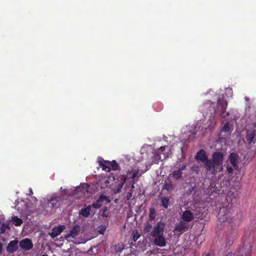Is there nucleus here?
Masks as SVG:
<instances>
[{"label": "nucleus", "mask_w": 256, "mask_h": 256, "mask_svg": "<svg viewBox=\"0 0 256 256\" xmlns=\"http://www.w3.org/2000/svg\"><path fill=\"white\" fill-rule=\"evenodd\" d=\"M32 190H30V193H32Z\"/></svg>", "instance_id": "39"}, {"label": "nucleus", "mask_w": 256, "mask_h": 256, "mask_svg": "<svg viewBox=\"0 0 256 256\" xmlns=\"http://www.w3.org/2000/svg\"><path fill=\"white\" fill-rule=\"evenodd\" d=\"M183 172H182L180 170H176L173 172L172 174V178L176 180H180L182 177Z\"/></svg>", "instance_id": "17"}, {"label": "nucleus", "mask_w": 256, "mask_h": 256, "mask_svg": "<svg viewBox=\"0 0 256 256\" xmlns=\"http://www.w3.org/2000/svg\"><path fill=\"white\" fill-rule=\"evenodd\" d=\"M32 190H30V193H32Z\"/></svg>", "instance_id": "40"}, {"label": "nucleus", "mask_w": 256, "mask_h": 256, "mask_svg": "<svg viewBox=\"0 0 256 256\" xmlns=\"http://www.w3.org/2000/svg\"><path fill=\"white\" fill-rule=\"evenodd\" d=\"M204 256H210V253H207L205 254Z\"/></svg>", "instance_id": "36"}, {"label": "nucleus", "mask_w": 256, "mask_h": 256, "mask_svg": "<svg viewBox=\"0 0 256 256\" xmlns=\"http://www.w3.org/2000/svg\"><path fill=\"white\" fill-rule=\"evenodd\" d=\"M104 200H107L108 202H110V200L106 196L104 195L100 196L96 202L91 205L92 208V207L96 209L99 208L102 206L101 202Z\"/></svg>", "instance_id": "13"}, {"label": "nucleus", "mask_w": 256, "mask_h": 256, "mask_svg": "<svg viewBox=\"0 0 256 256\" xmlns=\"http://www.w3.org/2000/svg\"><path fill=\"white\" fill-rule=\"evenodd\" d=\"M195 158L197 160H199L204 162V164H207L209 160H208V156L204 150H199Z\"/></svg>", "instance_id": "12"}, {"label": "nucleus", "mask_w": 256, "mask_h": 256, "mask_svg": "<svg viewBox=\"0 0 256 256\" xmlns=\"http://www.w3.org/2000/svg\"><path fill=\"white\" fill-rule=\"evenodd\" d=\"M238 156L234 152L230 153L229 156L230 162L233 167L236 169L238 168Z\"/></svg>", "instance_id": "14"}, {"label": "nucleus", "mask_w": 256, "mask_h": 256, "mask_svg": "<svg viewBox=\"0 0 256 256\" xmlns=\"http://www.w3.org/2000/svg\"><path fill=\"white\" fill-rule=\"evenodd\" d=\"M100 166L102 168V170L110 172L111 170V168L109 164H103L102 162H100L99 163Z\"/></svg>", "instance_id": "25"}, {"label": "nucleus", "mask_w": 256, "mask_h": 256, "mask_svg": "<svg viewBox=\"0 0 256 256\" xmlns=\"http://www.w3.org/2000/svg\"><path fill=\"white\" fill-rule=\"evenodd\" d=\"M100 233L103 234V232H101V230H100Z\"/></svg>", "instance_id": "38"}, {"label": "nucleus", "mask_w": 256, "mask_h": 256, "mask_svg": "<svg viewBox=\"0 0 256 256\" xmlns=\"http://www.w3.org/2000/svg\"><path fill=\"white\" fill-rule=\"evenodd\" d=\"M181 218L182 220L188 224L194 219V215L190 210H186L182 212Z\"/></svg>", "instance_id": "8"}, {"label": "nucleus", "mask_w": 256, "mask_h": 256, "mask_svg": "<svg viewBox=\"0 0 256 256\" xmlns=\"http://www.w3.org/2000/svg\"><path fill=\"white\" fill-rule=\"evenodd\" d=\"M169 202L170 198H168L164 197L161 198L162 205L165 208H168Z\"/></svg>", "instance_id": "24"}, {"label": "nucleus", "mask_w": 256, "mask_h": 256, "mask_svg": "<svg viewBox=\"0 0 256 256\" xmlns=\"http://www.w3.org/2000/svg\"><path fill=\"white\" fill-rule=\"evenodd\" d=\"M18 241L16 239L11 240L6 246V251L10 254L16 252L18 248Z\"/></svg>", "instance_id": "6"}, {"label": "nucleus", "mask_w": 256, "mask_h": 256, "mask_svg": "<svg viewBox=\"0 0 256 256\" xmlns=\"http://www.w3.org/2000/svg\"><path fill=\"white\" fill-rule=\"evenodd\" d=\"M188 224L182 220L176 224L174 228V230L178 232H183L188 230Z\"/></svg>", "instance_id": "5"}, {"label": "nucleus", "mask_w": 256, "mask_h": 256, "mask_svg": "<svg viewBox=\"0 0 256 256\" xmlns=\"http://www.w3.org/2000/svg\"><path fill=\"white\" fill-rule=\"evenodd\" d=\"M228 256V255H227V256Z\"/></svg>", "instance_id": "41"}, {"label": "nucleus", "mask_w": 256, "mask_h": 256, "mask_svg": "<svg viewBox=\"0 0 256 256\" xmlns=\"http://www.w3.org/2000/svg\"><path fill=\"white\" fill-rule=\"evenodd\" d=\"M80 232V227L78 225L74 226L70 230L69 234H66L65 236V238L68 240V238H75L79 234Z\"/></svg>", "instance_id": "9"}, {"label": "nucleus", "mask_w": 256, "mask_h": 256, "mask_svg": "<svg viewBox=\"0 0 256 256\" xmlns=\"http://www.w3.org/2000/svg\"><path fill=\"white\" fill-rule=\"evenodd\" d=\"M100 212H102V216L104 218L108 217V208L106 206L104 207L102 210H100Z\"/></svg>", "instance_id": "27"}, {"label": "nucleus", "mask_w": 256, "mask_h": 256, "mask_svg": "<svg viewBox=\"0 0 256 256\" xmlns=\"http://www.w3.org/2000/svg\"><path fill=\"white\" fill-rule=\"evenodd\" d=\"M20 246L23 250H29L33 247V244L32 240L28 238L22 240L20 242Z\"/></svg>", "instance_id": "4"}, {"label": "nucleus", "mask_w": 256, "mask_h": 256, "mask_svg": "<svg viewBox=\"0 0 256 256\" xmlns=\"http://www.w3.org/2000/svg\"><path fill=\"white\" fill-rule=\"evenodd\" d=\"M91 208V205H88L86 208H82L80 210L79 215L84 218H88L90 214Z\"/></svg>", "instance_id": "15"}, {"label": "nucleus", "mask_w": 256, "mask_h": 256, "mask_svg": "<svg viewBox=\"0 0 256 256\" xmlns=\"http://www.w3.org/2000/svg\"><path fill=\"white\" fill-rule=\"evenodd\" d=\"M230 130V125L229 123L226 122L224 124V126L222 128V132H228Z\"/></svg>", "instance_id": "29"}, {"label": "nucleus", "mask_w": 256, "mask_h": 256, "mask_svg": "<svg viewBox=\"0 0 256 256\" xmlns=\"http://www.w3.org/2000/svg\"><path fill=\"white\" fill-rule=\"evenodd\" d=\"M156 216V210L154 207H151L150 208V212L148 214V219L150 221H152L154 220Z\"/></svg>", "instance_id": "21"}, {"label": "nucleus", "mask_w": 256, "mask_h": 256, "mask_svg": "<svg viewBox=\"0 0 256 256\" xmlns=\"http://www.w3.org/2000/svg\"><path fill=\"white\" fill-rule=\"evenodd\" d=\"M256 136V130H252L251 132H248L246 138L248 143H251L253 140L255 138Z\"/></svg>", "instance_id": "16"}, {"label": "nucleus", "mask_w": 256, "mask_h": 256, "mask_svg": "<svg viewBox=\"0 0 256 256\" xmlns=\"http://www.w3.org/2000/svg\"><path fill=\"white\" fill-rule=\"evenodd\" d=\"M152 225L149 222H147L144 224V234H148L150 232H152Z\"/></svg>", "instance_id": "23"}, {"label": "nucleus", "mask_w": 256, "mask_h": 256, "mask_svg": "<svg viewBox=\"0 0 256 256\" xmlns=\"http://www.w3.org/2000/svg\"><path fill=\"white\" fill-rule=\"evenodd\" d=\"M64 229L65 226L64 225L60 226L57 227H54L52 228L51 232L50 233V235L52 238H54L60 234Z\"/></svg>", "instance_id": "11"}, {"label": "nucleus", "mask_w": 256, "mask_h": 256, "mask_svg": "<svg viewBox=\"0 0 256 256\" xmlns=\"http://www.w3.org/2000/svg\"><path fill=\"white\" fill-rule=\"evenodd\" d=\"M6 228L10 229L8 224H2V228H0L2 232H4Z\"/></svg>", "instance_id": "30"}, {"label": "nucleus", "mask_w": 256, "mask_h": 256, "mask_svg": "<svg viewBox=\"0 0 256 256\" xmlns=\"http://www.w3.org/2000/svg\"><path fill=\"white\" fill-rule=\"evenodd\" d=\"M132 197V192H128L126 196V198L127 200H129Z\"/></svg>", "instance_id": "32"}, {"label": "nucleus", "mask_w": 256, "mask_h": 256, "mask_svg": "<svg viewBox=\"0 0 256 256\" xmlns=\"http://www.w3.org/2000/svg\"><path fill=\"white\" fill-rule=\"evenodd\" d=\"M132 240L134 242L136 241L140 238V235L138 230H134L132 232Z\"/></svg>", "instance_id": "28"}, {"label": "nucleus", "mask_w": 256, "mask_h": 256, "mask_svg": "<svg viewBox=\"0 0 256 256\" xmlns=\"http://www.w3.org/2000/svg\"><path fill=\"white\" fill-rule=\"evenodd\" d=\"M217 104L220 112V115L222 116L226 112L228 102L224 98H218L217 101Z\"/></svg>", "instance_id": "7"}, {"label": "nucleus", "mask_w": 256, "mask_h": 256, "mask_svg": "<svg viewBox=\"0 0 256 256\" xmlns=\"http://www.w3.org/2000/svg\"><path fill=\"white\" fill-rule=\"evenodd\" d=\"M104 162L110 165L111 170H118L120 168L118 164L115 160H113L112 162L110 161H104Z\"/></svg>", "instance_id": "19"}, {"label": "nucleus", "mask_w": 256, "mask_h": 256, "mask_svg": "<svg viewBox=\"0 0 256 256\" xmlns=\"http://www.w3.org/2000/svg\"><path fill=\"white\" fill-rule=\"evenodd\" d=\"M154 244L160 247H164L166 246V241L164 235L153 237Z\"/></svg>", "instance_id": "10"}, {"label": "nucleus", "mask_w": 256, "mask_h": 256, "mask_svg": "<svg viewBox=\"0 0 256 256\" xmlns=\"http://www.w3.org/2000/svg\"><path fill=\"white\" fill-rule=\"evenodd\" d=\"M218 216L220 222H224L225 221L229 220L227 215L224 214L222 216L221 214V212L218 214Z\"/></svg>", "instance_id": "26"}, {"label": "nucleus", "mask_w": 256, "mask_h": 256, "mask_svg": "<svg viewBox=\"0 0 256 256\" xmlns=\"http://www.w3.org/2000/svg\"><path fill=\"white\" fill-rule=\"evenodd\" d=\"M3 248V244L2 243L0 242V254L2 252Z\"/></svg>", "instance_id": "35"}, {"label": "nucleus", "mask_w": 256, "mask_h": 256, "mask_svg": "<svg viewBox=\"0 0 256 256\" xmlns=\"http://www.w3.org/2000/svg\"><path fill=\"white\" fill-rule=\"evenodd\" d=\"M12 220L14 224L17 226H20L23 222L21 218H18L16 216H12Z\"/></svg>", "instance_id": "22"}, {"label": "nucleus", "mask_w": 256, "mask_h": 256, "mask_svg": "<svg viewBox=\"0 0 256 256\" xmlns=\"http://www.w3.org/2000/svg\"><path fill=\"white\" fill-rule=\"evenodd\" d=\"M60 200V198L58 196L52 198L48 200V204H50L51 207L54 208L56 206Z\"/></svg>", "instance_id": "18"}, {"label": "nucleus", "mask_w": 256, "mask_h": 256, "mask_svg": "<svg viewBox=\"0 0 256 256\" xmlns=\"http://www.w3.org/2000/svg\"><path fill=\"white\" fill-rule=\"evenodd\" d=\"M144 172L142 170L140 172L139 169H132L131 170H128V174L126 175L122 176H121V180H122V184H123L126 180L128 178V174H132V176H131L130 178L132 179V188H134V184L138 181V178L139 177H140Z\"/></svg>", "instance_id": "2"}, {"label": "nucleus", "mask_w": 256, "mask_h": 256, "mask_svg": "<svg viewBox=\"0 0 256 256\" xmlns=\"http://www.w3.org/2000/svg\"><path fill=\"white\" fill-rule=\"evenodd\" d=\"M165 224L162 221L158 222L153 228L150 233V236L153 238L156 236L164 235Z\"/></svg>", "instance_id": "3"}, {"label": "nucleus", "mask_w": 256, "mask_h": 256, "mask_svg": "<svg viewBox=\"0 0 256 256\" xmlns=\"http://www.w3.org/2000/svg\"><path fill=\"white\" fill-rule=\"evenodd\" d=\"M165 146H161L158 150L162 152H163L165 150Z\"/></svg>", "instance_id": "34"}, {"label": "nucleus", "mask_w": 256, "mask_h": 256, "mask_svg": "<svg viewBox=\"0 0 256 256\" xmlns=\"http://www.w3.org/2000/svg\"><path fill=\"white\" fill-rule=\"evenodd\" d=\"M186 167V164H183L180 168H178L179 170H180L182 172L183 170H185Z\"/></svg>", "instance_id": "33"}, {"label": "nucleus", "mask_w": 256, "mask_h": 256, "mask_svg": "<svg viewBox=\"0 0 256 256\" xmlns=\"http://www.w3.org/2000/svg\"><path fill=\"white\" fill-rule=\"evenodd\" d=\"M42 256H45L44 255H43Z\"/></svg>", "instance_id": "42"}, {"label": "nucleus", "mask_w": 256, "mask_h": 256, "mask_svg": "<svg viewBox=\"0 0 256 256\" xmlns=\"http://www.w3.org/2000/svg\"><path fill=\"white\" fill-rule=\"evenodd\" d=\"M228 115H229V113L228 112L226 113V116H228Z\"/></svg>", "instance_id": "37"}, {"label": "nucleus", "mask_w": 256, "mask_h": 256, "mask_svg": "<svg viewBox=\"0 0 256 256\" xmlns=\"http://www.w3.org/2000/svg\"><path fill=\"white\" fill-rule=\"evenodd\" d=\"M224 160V154L219 152H214L212 156V160H209L207 164L204 165L207 172H210L212 174H215L216 167L222 164Z\"/></svg>", "instance_id": "1"}, {"label": "nucleus", "mask_w": 256, "mask_h": 256, "mask_svg": "<svg viewBox=\"0 0 256 256\" xmlns=\"http://www.w3.org/2000/svg\"><path fill=\"white\" fill-rule=\"evenodd\" d=\"M226 169H227V170H228V174H232L233 173L234 170L232 167L228 166L226 167Z\"/></svg>", "instance_id": "31"}, {"label": "nucleus", "mask_w": 256, "mask_h": 256, "mask_svg": "<svg viewBox=\"0 0 256 256\" xmlns=\"http://www.w3.org/2000/svg\"><path fill=\"white\" fill-rule=\"evenodd\" d=\"M174 186L172 182H167L166 181L163 185L162 190H166L168 192H171L174 190Z\"/></svg>", "instance_id": "20"}]
</instances>
